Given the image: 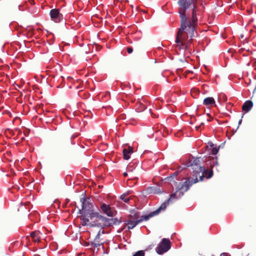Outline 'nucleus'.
Returning <instances> with one entry per match:
<instances>
[{"label": "nucleus", "instance_id": "nucleus-1", "mask_svg": "<svg viewBox=\"0 0 256 256\" xmlns=\"http://www.w3.org/2000/svg\"><path fill=\"white\" fill-rule=\"evenodd\" d=\"M178 4L180 26L177 32L176 42L180 49L188 50L192 38L196 36L197 15L200 12L198 5L202 6V4L200 0H178Z\"/></svg>", "mask_w": 256, "mask_h": 256}, {"label": "nucleus", "instance_id": "nucleus-2", "mask_svg": "<svg viewBox=\"0 0 256 256\" xmlns=\"http://www.w3.org/2000/svg\"><path fill=\"white\" fill-rule=\"evenodd\" d=\"M190 188V185L182 184L179 182L176 186V191L174 194L170 195V198L165 202L162 203L160 206L156 210L151 212L148 215L140 216L138 212H134L133 214H130L126 223L128 230L132 229L138 223L144 220H148L150 218L158 215L162 210H164L169 203L174 199H178L180 198Z\"/></svg>", "mask_w": 256, "mask_h": 256}, {"label": "nucleus", "instance_id": "nucleus-3", "mask_svg": "<svg viewBox=\"0 0 256 256\" xmlns=\"http://www.w3.org/2000/svg\"><path fill=\"white\" fill-rule=\"evenodd\" d=\"M200 158L192 157L189 160L187 166L193 170L192 173L190 177L186 178L185 182H182V184L190 185V188L192 184L203 180L204 167L200 166Z\"/></svg>", "mask_w": 256, "mask_h": 256}, {"label": "nucleus", "instance_id": "nucleus-4", "mask_svg": "<svg viewBox=\"0 0 256 256\" xmlns=\"http://www.w3.org/2000/svg\"><path fill=\"white\" fill-rule=\"evenodd\" d=\"M78 135L64 134L60 136L54 142V148L59 151H66L68 150L72 144V140Z\"/></svg>", "mask_w": 256, "mask_h": 256}, {"label": "nucleus", "instance_id": "nucleus-5", "mask_svg": "<svg viewBox=\"0 0 256 256\" xmlns=\"http://www.w3.org/2000/svg\"><path fill=\"white\" fill-rule=\"evenodd\" d=\"M80 201L82 202V208L79 210L80 214H86V216L90 218V220L98 216L99 213L94 212L92 204L90 198L83 197L80 198Z\"/></svg>", "mask_w": 256, "mask_h": 256}, {"label": "nucleus", "instance_id": "nucleus-6", "mask_svg": "<svg viewBox=\"0 0 256 256\" xmlns=\"http://www.w3.org/2000/svg\"><path fill=\"white\" fill-rule=\"evenodd\" d=\"M92 226H97L100 229L104 228V227L110 226L108 218L101 216L100 214H98V216L95 218V222L92 224Z\"/></svg>", "mask_w": 256, "mask_h": 256}, {"label": "nucleus", "instance_id": "nucleus-7", "mask_svg": "<svg viewBox=\"0 0 256 256\" xmlns=\"http://www.w3.org/2000/svg\"><path fill=\"white\" fill-rule=\"evenodd\" d=\"M170 248V242L166 238H164L156 248V251L159 254H162Z\"/></svg>", "mask_w": 256, "mask_h": 256}, {"label": "nucleus", "instance_id": "nucleus-8", "mask_svg": "<svg viewBox=\"0 0 256 256\" xmlns=\"http://www.w3.org/2000/svg\"><path fill=\"white\" fill-rule=\"evenodd\" d=\"M50 14L51 20L56 22H60L63 18V16L60 13L58 9L54 8L50 10Z\"/></svg>", "mask_w": 256, "mask_h": 256}, {"label": "nucleus", "instance_id": "nucleus-9", "mask_svg": "<svg viewBox=\"0 0 256 256\" xmlns=\"http://www.w3.org/2000/svg\"><path fill=\"white\" fill-rule=\"evenodd\" d=\"M101 209L102 211L109 216H112L114 214V210L108 204H102L101 206Z\"/></svg>", "mask_w": 256, "mask_h": 256}, {"label": "nucleus", "instance_id": "nucleus-10", "mask_svg": "<svg viewBox=\"0 0 256 256\" xmlns=\"http://www.w3.org/2000/svg\"><path fill=\"white\" fill-rule=\"evenodd\" d=\"M80 218L82 220L80 222V224L83 226H89L90 227H93L92 226V224L95 222V220H92V222H90V218H88V216H86V214H82L80 216Z\"/></svg>", "mask_w": 256, "mask_h": 256}, {"label": "nucleus", "instance_id": "nucleus-11", "mask_svg": "<svg viewBox=\"0 0 256 256\" xmlns=\"http://www.w3.org/2000/svg\"><path fill=\"white\" fill-rule=\"evenodd\" d=\"M40 233L39 231H34L30 232V236H27L26 240H30V237L34 242H39L40 241Z\"/></svg>", "mask_w": 256, "mask_h": 256}, {"label": "nucleus", "instance_id": "nucleus-12", "mask_svg": "<svg viewBox=\"0 0 256 256\" xmlns=\"http://www.w3.org/2000/svg\"><path fill=\"white\" fill-rule=\"evenodd\" d=\"M145 191L146 194H160L162 192L160 189L156 186H149Z\"/></svg>", "mask_w": 256, "mask_h": 256}, {"label": "nucleus", "instance_id": "nucleus-13", "mask_svg": "<svg viewBox=\"0 0 256 256\" xmlns=\"http://www.w3.org/2000/svg\"><path fill=\"white\" fill-rule=\"evenodd\" d=\"M253 106V103L251 100H247L244 102L242 106V110L247 112L250 110Z\"/></svg>", "mask_w": 256, "mask_h": 256}, {"label": "nucleus", "instance_id": "nucleus-14", "mask_svg": "<svg viewBox=\"0 0 256 256\" xmlns=\"http://www.w3.org/2000/svg\"><path fill=\"white\" fill-rule=\"evenodd\" d=\"M123 156L124 160H128L130 158V154L133 152L132 148L128 146V148L123 150Z\"/></svg>", "mask_w": 256, "mask_h": 256}, {"label": "nucleus", "instance_id": "nucleus-15", "mask_svg": "<svg viewBox=\"0 0 256 256\" xmlns=\"http://www.w3.org/2000/svg\"><path fill=\"white\" fill-rule=\"evenodd\" d=\"M178 171H176L172 173V174H171L170 176L166 178L165 180L168 182H173L174 183H176V176L178 175Z\"/></svg>", "mask_w": 256, "mask_h": 256}, {"label": "nucleus", "instance_id": "nucleus-16", "mask_svg": "<svg viewBox=\"0 0 256 256\" xmlns=\"http://www.w3.org/2000/svg\"><path fill=\"white\" fill-rule=\"evenodd\" d=\"M215 104V100L212 97H208L204 99V104L206 106H212Z\"/></svg>", "mask_w": 256, "mask_h": 256}, {"label": "nucleus", "instance_id": "nucleus-17", "mask_svg": "<svg viewBox=\"0 0 256 256\" xmlns=\"http://www.w3.org/2000/svg\"><path fill=\"white\" fill-rule=\"evenodd\" d=\"M204 175L206 176L207 178H210L212 176L213 172L212 170H206L204 168Z\"/></svg>", "mask_w": 256, "mask_h": 256}, {"label": "nucleus", "instance_id": "nucleus-18", "mask_svg": "<svg viewBox=\"0 0 256 256\" xmlns=\"http://www.w3.org/2000/svg\"><path fill=\"white\" fill-rule=\"evenodd\" d=\"M108 222H110V226L113 225L118 224L120 222L116 218H108Z\"/></svg>", "mask_w": 256, "mask_h": 256}, {"label": "nucleus", "instance_id": "nucleus-19", "mask_svg": "<svg viewBox=\"0 0 256 256\" xmlns=\"http://www.w3.org/2000/svg\"><path fill=\"white\" fill-rule=\"evenodd\" d=\"M102 244V243L100 242V240H94V241L92 242V246L94 248H98Z\"/></svg>", "mask_w": 256, "mask_h": 256}, {"label": "nucleus", "instance_id": "nucleus-20", "mask_svg": "<svg viewBox=\"0 0 256 256\" xmlns=\"http://www.w3.org/2000/svg\"><path fill=\"white\" fill-rule=\"evenodd\" d=\"M128 194H123L121 195L120 197L121 200H122L124 202H126V203H128L130 200V198H126Z\"/></svg>", "mask_w": 256, "mask_h": 256}, {"label": "nucleus", "instance_id": "nucleus-21", "mask_svg": "<svg viewBox=\"0 0 256 256\" xmlns=\"http://www.w3.org/2000/svg\"><path fill=\"white\" fill-rule=\"evenodd\" d=\"M138 104V108L139 109L140 112L143 111L146 108V106L142 104V102H139Z\"/></svg>", "mask_w": 256, "mask_h": 256}, {"label": "nucleus", "instance_id": "nucleus-22", "mask_svg": "<svg viewBox=\"0 0 256 256\" xmlns=\"http://www.w3.org/2000/svg\"><path fill=\"white\" fill-rule=\"evenodd\" d=\"M144 252L142 250H138L136 252L133 256H144Z\"/></svg>", "mask_w": 256, "mask_h": 256}, {"label": "nucleus", "instance_id": "nucleus-23", "mask_svg": "<svg viewBox=\"0 0 256 256\" xmlns=\"http://www.w3.org/2000/svg\"><path fill=\"white\" fill-rule=\"evenodd\" d=\"M220 100L225 102L227 100V98L224 94H222L220 96Z\"/></svg>", "mask_w": 256, "mask_h": 256}, {"label": "nucleus", "instance_id": "nucleus-24", "mask_svg": "<svg viewBox=\"0 0 256 256\" xmlns=\"http://www.w3.org/2000/svg\"><path fill=\"white\" fill-rule=\"evenodd\" d=\"M218 151V148H212L211 152V154L213 155L216 154Z\"/></svg>", "mask_w": 256, "mask_h": 256}, {"label": "nucleus", "instance_id": "nucleus-25", "mask_svg": "<svg viewBox=\"0 0 256 256\" xmlns=\"http://www.w3.org/2000/svg\"><path fill=\"white\" fill-rule=\"evenodd\" d=\"M100 230H99L94 240H100Z\"/></svg>", "mask_w": 256, "mask_h": 256}, {"label": "nucleus", "instance_id": "nucleus-26", "mask_svg": "<svg viewBox=\"0 0 256 256\" xmlns=\"http://www.w3.org/2000/svg\"><path fill=\"white\" fill-rule=\"evenodd\" d=\"M132 51H133V49H132V48H131V47H128V48H127V52H128V54H131V53H132Z\"/></svg>", "mask_w": 256, "mask_h": 256}, {"label": "nucleus", "instance_id": "nucleus-27", "mask_svg": "<svg viewBox=\"0 0 256 256\" xmlns=\"http://www.w3.org/2000/svg\"><path fill=\"white\" fill-rule=\"evenodd\" d=\"M202 125L204 126V122H202L200 126H196V130H197V131H198L200 130V128Z\"/></svg>", "mask_w": 256, "mask_h": 256}, {"label": "nucleus", "instance_id": "nucleus-28", "mask_svg": "<svg viewBox=\"0 0 256 256\" xmlns=\"http://www.w3.org/2000/svg\"><path fill=\"white\" fill-rule=\"evenodd\" d=\"M220 256H230L228 253L223 252L220 254Z\"/></svg>", "mask_w": 256, "mask_h": 256}, {"label": "nucleus", "instance_id": "nucleus-29", "mask_svg": "<svg viewBox=\"0 0 256 256\" xmlns=\"http://www.w3.org/2000/svg\"><path fill=\"white\" fill-rule=\"evenodd\" d=\"M212 162L213 163H215L216 165L218 164V162H217L216 160H214V158H212Z\"/></svg>", "mask_w": 256, "mask_h": 256}, {"label": "nucleus", "instance_id": "nucleus-30", "mask_svg": "<svg viewBox=\"0 0 256 256\" xmlns=\"http://www.w3.org/2000/svg\"><path fill=\"white\" fill-rule=\"evenodd\" d=\"M13 188L16 189L17 190H18L20 189V188H19V186H13Z\"/></svg>", "mask_w": 256, "mask_h": 256}, {"label": "nucleus", "instance_id": "nucleus-31", "mask_svg": "<svg viewBox=\"0 0 256 256\" xmlns=\"http://www.w3.org/2000/svg\"><path fill=\"white\" fill-rule=\"evenodd\" d=\"M127 176H128V174L126 172H124V177H126Z\"/></svg>", "mask_w": 256, "mask_h": 256}, {"label": "nucleus", "instance_id": "nucleus-32", "mask_svg": "<svg viewBox=\"0 0 256 256\" xmlns=\"http://www.w3.org/2000/svg\"><path fill=\"white\" fill-rule=\"evenodd\" d=\"M242 122V119H240V120H239V122H238V124H239V125L241 124Z\"/></svg>", "mask_w": 256, "mask_h": 256}, {"label": "nucleus", "instance_id": "nucleus-33", "mask_svg": "<svg viewBox=\"0 0 256 256\" xmlns=\"http://www.w3.org/2000/svg\"><path fill=\"white\" fill-rule=\"evenodd\" d=\"M248 12L249 13V14H252L251 10H248Z\"/></svg>", "mask_w": 256, "mask_h": 256}, {"label": "nucleus", "instance_id": "nucleus-34", "mask_svg": "<svg viewBox=\"0 0 256 256\" xmlns=\"http://www.w3.org/2000/svg\"><path fill=\"white\" fill-rule=\"evenodd\" d=\"M210 146H213V144L212 143H211V144H210Z\"/></svg>", "mask_w": 256, "mask_h": 256}, {"label": "nucleus", "instance_id": "nucleus-35", "mask_svg": "<svg viewBox=\"0 0 256 256\" xmlns=\"http://www.w3.org/2000/svg\"><path fill=\"white\" fill-rule=\"evenodd\" d=\"M102 234H104V231L102 230Z\"/></svg>", "mask_w": 256, "mask_h": 256}, {"label": "nucleus", "instance_id": "nucleus-36", "mask_svg": "<svg viewBox=\"0 0 256 256\" xmlns=\"http://www.w3.org/2000/svg\"><path fill=\"white\" fill-rule=\"evenodd\" d=\"M76 3H77V2H74V4H76Z\"/></svg>", "mask_w": 256, "mask_h": 256}]
</instances>
